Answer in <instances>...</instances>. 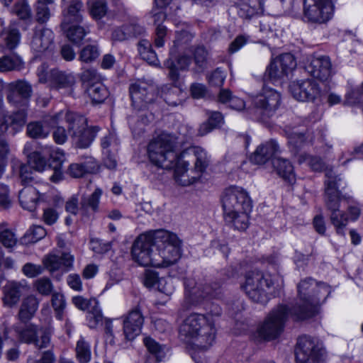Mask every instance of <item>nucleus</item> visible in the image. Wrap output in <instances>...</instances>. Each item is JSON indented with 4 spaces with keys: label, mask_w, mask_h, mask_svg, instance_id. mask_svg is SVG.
I'll list each match as a JSON object with an SVG mask.
<instances>
[{
    "label": "nucleus",
    "mask_w": 363,
    "mask_h": 363,
    "mask_svg": "<svg viewBox=\"0 0 363 363\" xmlns=\"http://www.w3.org/2000/svg\"><path fill=\"white\" fill-rule=\"evenodd\" d=\"M217 328L210 313H191L179 329L180 340L195 351L205 352L215 342Z\"/></svg>",
    "instance_id": "1"
},
{
    "label": "nucleus",
    "mask_w": 363,
    "mask_h": 363,
    "mask_svg": "<svg viewBox=\"0 0 363 363\" xmlns=\"http://www.w3.org/2000/svg\"><path fill=\"white\" fill-rule=\"evenodd\" d=\"M330 294V286L324 282L317 281L311 277L301 279L297 284L296 302L289 309L291 317L294 320L313 317Z\"/></svg>",
    "instance_id": "2"
},
{
    "label": "nucleus",
    "mask_w": 363,
    "mask_h": 363,
    "mask_svg": "<svg viewBox=\"0 0 363 363\" xmlns=\"http://www.w3.org/2000/svg\"><path fill=\"white\" fill-rule=\"evenodd\" d=\"M177 138L172 134L162 133L148 145L147 153L152 163L162 169H177L180 154L175 151Z\"/></svg>",
    "instance_id": "3"
},
{
    "label": "nucleus",
    "mask_w": 363,
    "mask_h": 363,
    "mask_svg": "<svg viewBox=\"0 0 363 363\" xmlns=\"http://www.w3.org/2000/svg\"><path fill=\"white\" fill-rule=\"evenodd\" d=\"M155 267H167L176 264L182 255V240L177 234L160 229L155 230Z\"/></svg>",
    "instance_id": "4"
},
{
    "label": "nucleus",
    "mask_w": 363,
    "mask_h": 363,
    "mask_svg": "<svg viewBox=\"0 0 363 363\" xmlns=\"http://www.w3.org/2000/svg\"><path fill=\"white\" fill-rule=\"evenodd\" d=\"M194 166L189 169V163L184 160L185 153L180 154V159L174 170V179L179 185L186 186L196 182L208 167L210 160L207 152L201 147H194L192 150Z\"/></svg>",
    "instance_id": "5"
},
{
    "label": "nucleus",
    "mask_w": 363,
    "mask_h": 363,
    "mask_svg": "<svg viewBox=\"0 0 363 363\" xmlns=\"http://www.w3.org/2000/svg\"><path fill=\"white\" fill-rule=\"evenodd\" d=\"M68 123V130L77 147L87 148L95 139L99 130L98 126L87 127L86 118L77 113L67 112L64 114Z\"/></svg>",
    "instance_id": "6"
},
{
    "label": "nucleus",
    "mask_w": 363,
    "mask_h": 363,
    "mask_svg": "<svg viewBox=\"0 0 363 363\" xmlns=\"http://www.w3.org/2000/svg\"><path fill=\"white\" fill-rule=\"evenodd\" d=\"M48 152L50 155L49 164H48L47 159L43 153L35 151L29 156L30 166L38 172H43L44 170L51 172L50 181L57 183L63 179L62 167L65 160V153L60 149L49 150Z\"/></svg>",
    "instance_id": "7"
},
{
    "label": "nucleus",
    "mask_w": 363,
    "mask_h": 363,
    "mask_svg": "<svg viewBox=\"0 0 363 363\" xmlns=\"http://www.w3.org/2000/svg\"><path fill=\"white\" fill-rule=\"evenodd\" d=\"M272 284L269 276L255 270L247 273L245 284L241 287L252 301L264 304L269 299L268 291Z\"/></svg>",
    "instance_id": "8"
},
{
    "label": "nucleus",
    "mask_w": 363,
    "mask_h": 363,
    "mask_svg": "<svg viewBox=\"0 0 363 363\" xmlns=\"http://www.w3.org/2000/svg\"><path fill=\"white\" fill-rule=\"evenodd\" d=\"M184 297L182 306L185 310L201 305L204 301L217 296L216 289L211 286L198 284L194 278L184 279Z\"/></svg>",
    "instance_id": "9"
},
{
    "label": "nucleus",
    "mask_w": 363,
    "mask_h": 363,
    "mask_svg": "<svg viewBox=\"0 0 363 363\" xmlns=\"http://www.w3.org/2000/svg\"><path fill=\"white\" fill-rule=\"evenodd\" d=\"M325 177L327 179L325 181V205L326 209L330 212L331 223L337 224L339 221L336 214L340 210V202L345 199V196L338 190L341 177L340 175H337L333 169L325 170Z\"/></svg>",
    "instance_id": "10"
},
{
    "label": "nucleus",
    "mask_w": 363,
    "mask_h": 363,
    "mask_svg": "<svg viewBox=\"0 0 363 363\" xmlns=\"http://www.w3.org/2000/svg\"><path fill=\"white\" fill-rule=\"evenodd\" d=\"M289 316V308L286 305H279L259 327V336L267 341L276 339L282 333L284 323Z\"/></svg>",
    "instance_id": "11"
},
{
    "label": "nucleus",
    "mask_w": 363,
    "mask_h": 363,
    "mask_svg": "<svg viewBox=\"0 0 363 363\" xmlns=\"http://www.w3.org/2000/svg\"><path fill=\"white\" fill-rule=\"evenodd\" d=\"M280 101L281 96L279 92L274 89L263 86L260 93L253 99L256 118L266 121L271 118L278 108Z\"/></svg>",
    "instance_id": "12"
},
{
    "label": "nucleus",
    "mask_w": 363,
    "mask_h": 363,
    "mask_svg": "<svg viewBox=\"0 0 363 363\" xmlns=\"http://www.w3.org/2000/svg\"><path fill=\"white\" fill-rule=\"evenodd\" d=\"M155 230L139 235L135 240L131 250L133 259L140 265L155 267L154 262L155 250Z\"/></svg>",
    "instance_id": "13"
},
{
    "label": "nucleus",
    "mask_w": 363,
    "mask_h": 363,
    "mask_svg": "<svg viewBox=\"0 0 363 363\" xmlns=\"http://www.w3.org/2000/svg\"><path fill=\"white\" fill-rule=\"evenodd\" d=\"M129 93L135 110H144L157 97V88L152 81L138 79L130 84Z\"/></svg>",
    "instance_id": "14"
},
{
    "label": "nucleus",
    "mask_w": 363,
    "mask_h": 363,
    "mask_svg": "<svg viewBox=\"0 0 363 363\" xmlns=\"http://www.w3.org/2000/svg\"><path fill=\"white\" fill-rule=\"evenodd\" d=\"M322 344L308 335L298 337L296 347V363H322L323 356Z\"/></svg>",
    "instance_id": "15"
},
{
    "label": "nucleus",
    "mask_w": 363,
    "mask_h": 363,
    "mask_svg": "<svg viewBox=\"0 0 363 363\" xmlns=\"http://www.w3.org/2000/svg\"><path fill=\"white\" fill-rule=\"evenodd\" d=\"M14 331L18 340L26 344H33L38 349L47 348L50 345L51 333L38 325L28 323L25 325L17 324Z\"/></svg>",
    "instance_id": "16"
},
{
    "label": "nucleus",
    "mask_w": 363,
    "mask_h": 363,
    "mask_svg": "<svg viewBox=\"0 0 363 363\" xmlns=\"http://www.w3.org/2000/svg\"><path fill=\"white\" fill-rule=\"evenodd\" d=\"M334 12L332 0H303V18L313 23H325L330 21Z\"/></svg>",
    "instance_id": "17"
},
{
    "label": "nucleus",
    "mask_w": 363,
    "mask_h": 363,
    "mask_svg": "<svg viewBox=\"0 0 363 363\" xmlns=\"http://www.w3.org/2000/svg\"><path fill=\"white\" fill-rule=\"evenodd\" d=\"M224 215L252 210V201L246 191L240 187L226 189L222 197Z\"/></svg>",
    "instance_id": "18"
},
{
    "label": "nucleus",
    "mask_w": 363,
    "mask_h": 363,
    "mask_svg": "<svg viewBox=\"0 0 363 363\" xmlns=\"http://www.w3.org/2000/svg\"><path fill=\"white\" fill-rule=\"evenodd\" d=\"M289 91L292 96L299 101L313 102L321 97L319 84L313 79H299L291 82Z\"/></svg>",
    "instance_id": "19"
},
{
    "label": "nucleus",
    "mask_w": 363,
    "mask_h": 363,
    "mask_svg": "<svg viewBox=\"0 0 363 363\" xmlns=\"http://www.w3.org/2000/svg\"><path fill=\"white\" fill-rule=\"evenodd\" d=\"M51 84L50 88L61 91L63 94L77 97L75 91L77 81L75 74L70 72L62 71L58 69H51Z\"/></svg>",
    "instance_id": "20"
},
{
    "label": "nucleus",
    "mask_w": 363,
    "mask_h": 363,
    "mask_svg": "<svg viewBox=\"0 0 363 363\" xmlns=\"http://www.w3.org/2000/svg\"><path fill=\"white\" fill-rule=\"evenodd\" d=\"M63 116L62 112H59L55 115L45 117L43 121L29 123L26 127L28 135L33 139L47 138L51 128L57 125Z\"/></svg>",
    "instance_id": "21"
},
{
    "label": "nucleus",
    "mask_w": 363,
    "mask_h": 363,
    "mask_svg": "<svg viewBox=\"0 0 363 363\" xmlns=\"http://www.w3.org/2000/svg\"><path fill=\"white\" fill-rule=\"evenodd\" d=\"M305 70L313 78L326 81L331 77L332 64L328 56L310 57L305 65Z\"/></svg>",
    "instance_id": "22"
},
{
    "label": "nucleus",
    "mask_w": 363,
    "mask_h": 363,
    "mask_svg": "<svg viewBox=\"0 0 363 363\" xmlns=\"http://www.w3.org/2000/svg\"><path fill=\"white\" fill-rule=\"evenodd\" d=\"M123 333L128 340H134L141 333L144 317L140 308L137 306L123 317Z\"/></svg>",
    "instance_id": "23"
},
{
    "label": "nucleus",
    "mask_w": 363,
    "mask_h": 363,
    "mask_svg": "<svg viewBox=\"0 0 363 363\" xmlns=\"http://www.w3.org/2000/svg\"><path fill=\"white\" fill-rule=\"evenodd\" d=\"M27 113L24 110H19L11 114L4 113L0 119V136L7 132L15 135L20 132L26 122Z\"/></svg>",
    "instance_id": "24"
},
{
    "label": "nucleus",
    "mask_w": 363,
    "mask_h": 363,
    "mask_svg": "<svg viewBox=\"0 0 363 363\" xmlns=\"http://www.w3.org/2000/svg\"><path fill=\"white\" fill-rule=\"evenodd\" d=\"M74 257L69 252H62L60 255L50 253L43 258L45 267L51 273L57 271L67 272L73 267Z\"/></svg>",
    "instance_id": "25"
},
{
    "label": "nucleus",
    "mask_w": 363,
    "mask_h": 363,
    "mask_svg": "<svg viewBox=\"0 0 363 363\" xmlns=\"http://www.w3.org/2000/svg\"><path fill=\"white\" fill-rule=\"evenodd\" d=\"M33 35L30 41L31 50L36 53L48 50L52 45L55 35L50 28L36 26L33 28Z\"/></svg>",
    "instance_id": "26"
},
{
    "label": "nucleus",
    "mask_w": 363,
    "mask_h": 363,
    "mask_svg": "<svg viewBox=\"0 0 363 363\" xmlns=\"http://www.w3.org/2000/svg\"><path fill=\"white\" fill-rule=\"evenodd\" d=\"M29 286L25 279L10 281L4 287L3 301L5 305L12 307L20 300L23 294L28 291Z\"/></svg>",
    "instance_id": "27"
},
{
    "label": "nucleus",
    "mask_w": 363,
    "mask_h": 363,
    "mask_svg": "<svg viewBox=\"0 0 363 363\" xmlns=\"http://www.w3.org/2000/svg\"><path fill=\"white\" fill-rule=\"evenodd\" d=\"M279 152L280 148L278 143L275 140L271 139L257 147L250 157V160L255 164H264L271 158H274L275 155Z\"/></svg>",
    "instance_id": "28"
},
{
    "label": "nucleus",
    "mask_w": 363,
    "mask_h": 363,
    "mask_svg": "<svg viewBox=\"0 0 363 363\" xmlns=\"http://www.w3.org/2000/svg\"><path fill=\"white\" fill-rule=\"evenodd\" d=\"M84 5L79 0H72L68 6L62 11V28L67 26L79 24L83 20Z\"/></svg>",
    "instance_id": "29"
},
{
    "label": "nucleus",
    "mask_w": 363,
    "mask_h": 363,
    "mask_svg": "<svg viewBox=\"0 0 363 363\" xmlns=\"http://www.w3.org/2000/svg\"><path fill=\"white\" fill-rule=\"evenodd\" d=\"M164 8V7H160L156 5V7L153 8L151 11L154 23L157 25L155 37V45L157 48H161L164 45V38L167 35V28L162 25L167 16L165 12L163 11Z\"/></svg>",
    "instance_id": "30"
},
{
    "label": "nucleus",
    "mask_w": 363,
    "mask_h": 363,
    "mask_svg": "<svg viewBox=\"0 0 363 363\" xmlns=\"http://www.w3.org/2000/svg\"><path fill=\"white\" fill-rule=\"evenodd\" d=\"M272 165L277 174L284 180L293 184L296 181V175L294 167L291 162L280 157H274L272 159Z\"/></svg>",
    "instance_id": "31"
},
{
    "label": "nucleus",
    "mask_w": 363,
    "mask_h": 363,
    "mask_svg": "<svg viewBox=\"0 0 363 363\" xmlns=\"http://www.w3.org/2000/svg\"><path fill=\"white\" fill-rule=\"evenodd\" d=\"M264 11L262 0H240L238 4V13L240 17L250 19Z\"/></svg>",
    "instance_id": "32"
},
{
    "label": "nucleus",
    "mask_w": 363,
    "mask_h": 363,
    "mask_svg": "<svg viewBox=\"0 0 363 363\" xmlns=\"http://www.w3.org/2000/svg\"><path fill=\"white\" fill-rule=\"evenodd\" d=\"M97 169L98 165L96 160L89 157L84 162L69 164L66 172L73 178H80L86 174L94 173Z\"/></svg>",
    "instance_id": "33"
},
{
    "label": "nucleus",
    "mask_w": 363,
    "mask_h": 363,
    "mask_svg": "<svg viewBox=\"0 0 363 363\" xmlns=\"http://www.w3.org/2000/svg\"><path fill=\"white\" fill-rule=\"evenodd\" d=\"M39 306V301L34 295L23 298L18 313V318L21 323H28L35 315Z\"/></svg>",
    "instance_id": "34"
},
{
    "label": "nucleus",
    "mask_w": 363,
    "mask_h": 363,
    "mask_svg": "<svg viewBox=\"0 0 363 363\" xmlns=\"http://www.w3.org/2000/svg\"><path fill=\"white\" fill-rule=\"evenodd\" d=\"M144 110H137L138 112L130 115L128 118V124L134 135H140L145 130V127L150 121L152 114H148Z\"/></svg>",
    "instance_id": "35"
},
{
    "label": "nucleus",
    "mask_w": 363,
    "mask_h": 363,
    "mask_svg": "<svg viewBox=\"0 0 363 363\" xmlns=\"http://www.w3.org/2000/svg\"><path fill=\"white\" fill-rule=\"evenodd\" d=\"M18 199L23 208L33 211L39 201V193L35 188L27 186L19 191Z\"/></svg>",
    "instance_id": "36"
},
{
    "label": "nucleus",
    "mask_w": 363,
    "mask_h": 363,
    "mask_svg": "<svg viewBox=\"0 0 363 363\" xmlns=\"http://www.w3.org/2000/svg\"><path fill=\"white\" fill-rule=\"evenodd\" d=\"M0 38H3L6 48L9 50H13L19 45L21 35L16 27L9 25L1 30Z\"/></svg>",
    "instance_id": "37"
},
{
    "label": "nucleus",
    "mask_w": 363,
    "mask_h": 363,
    "mask_svg": "<svg viewBox=\"0 0 363 363\" xmlns=\"http://www.w3.org/2000/svg\"><path fill=\"white\" fill-rule=\"evenodd\" d=\"M251 211H242L240 213L224 215L225 220L235 229L245 230L249 225V213Z\"/></svg>",
    "instance_id": "38"
},
{
    "label": "nucleus",
    "mask_w": 363,
    "mask_h": 363,
    "mask_svg": "<svg viewBox=\"0 0 363 363\" xmlns=\"http://www.w3.org/2000/svg\"><path fill=\"white\" fill-rule=\"evenodd\" d=\"M54 0H37L35 5V21L40 24L45 23L51 16V7Z\"/></svg>",
    "instance_id": "39"
},
{
    "label": "nucleus",
    "mask_w": 363,
    "mask_h": 363,
    "mask_svg": "<svg viewBox=\"0 0 363 363\" xmlns=\"http://www.w3.org/2000/svg\"><path fill=\"white\" fill-rule=\"evenodd\" d=\"M62 29L66 33L67 38L76 45L80 44L84 36L89 33L88 28H85L79 24L67 26Z\"/></svg>",
    "instance_id": "40"
},
{
    "label": "nucleus",
    "mask_w": 363,
    "mask_h": 363,
    "mask_svg": "<svg viewBox=\"0 0 363 363\" xmlns=\"http://www.w3.org/2000/svg\"><path fill=\"white\" fill-rule=\"evenodd\" d=\"M101 195L102 190L99 188H96L91 195L83 196L80 203L81 208L84 211L91 210L93 212H97L99 211Z\"/></svg>",
    "instance_id": "41"
},
{
    "label": "nucleus",
    "mask_w": 363,
    "mask_h": 363,
    "mask_svg": "<svg viewBox=\"0 0 363 363\" xmlns=\"http://www.w3.org/2000/svg\"><path fill=\"white\" fill-rule=\"evenodd\" d=\"M93 103L101 104L108 96V91L104 84L100 82L91 84L86 90Z\"/></svg>",
    "instance_id": "42"
},
{
    "label": "nucleus",
    "mask_w": 363,
    "mask_h": 363,
    "mask_svg": "<svg viewBox=\"0 0 363 363\" xmlns=\"http://www.w3.org/2000/svg\"><path fill=\"white\" fill-rule=\"evenodd\" d=\"M46 230L41 225H32L21 238L22 243L25 245L35 243L45 237Z\"/></svg>",
    "instance_id": "43"
},
{
    "label": "nucleus",
    "mask_w": 363,
    "mask_h": 363,
    "mask_svg": "<svg viewBox=\"0 0 363 363\" xmlns=\"http://www.w3.org/2000/svg\"><path fill=\"white\" fill-rule=\"evenodd\" d=\"M76 358L79 363H89L91 357V346L83 337H80L77 342Z\"/></svg>",
    "instance_id": "44"
},
{
    "label": "nucleus",
    "mask_w": 363,
    "mask_h": 363,
    "mask_svg": "<svg viewBox=\"0 0 363 363\" xmlns=\"http://www.w3.org/2000/svg\"><path fill=\"white\" fill-rule=\"evenodd\" d=\"M138 50L141 57L150 65H157L159 60L150 43L146 40H142L138 44Z\"/></svg>",
    "instance_id": "45"
},
{
    "label": "nucleus",
    "mask_w": 363,
    "mask_h": 363,
    "mask_svg": "<svg viewBox=\"0 0 363 363\" xmlns=\"http://www.w3.org/2000/svg\"><path fill=\"white\" fill-rule=\"evenodd\" d=\"M23 62L18 55H5L0 57V72H5L12 70L21 69Z\"/></svg>",
    "instance_id": "46"
},
{
    "label": "nucleus",
    "mask_w": 363,
    "mask_h": 363,
    "mask_svg": "<svg viewBox=\"0 0 363 363\" xmlns=\"http://www.w3.org/2000/svg\"><path fill=\"white\" fill-rule=\"evenodd\" d=\"M223 117L218 111L211 113L207 122L203 123L199 130L200 135H205L223 123Z\"/></svg>",
    "instance_id": "47"
},
{
    "label": "nucleus",
    "mask_w": 363,
    "mask_h": 363,
    "mask_svg": "<svg viewBox=\"0 0 363 363\" xmlns=\"http://www.w3.org/2000/svg\"><path fill=\"white\" fill-rule=\"evenodd\" d=\"M288 145L291 151L296 155H298V151L304 145L306 138L304 134L297 131L287 133Z\"/></svg>",
    "instance_id": "48"
},
{
    "label": "nucleus",
    "mask_w": 363,
    "mask_h": 363,
    "mask_svg": "<svg viewBox=\"0 0 363 363\" xmlns=\"http://www.w3.org/2000/svg\"><path fill=\"white\" fill-rule=\"evenodd\" d=\"M6 222L0 223V242L6 248H11L17 243V237L15 233L7 228Z\"/></svg>",
    "instance_id": "49"
},
{
    "label": "nucleus",
    "mask_w": 363,
    "mask_h": 363,
    "mask_svg": "<svg viewBox=\"0 0 363 363\" xmlns=\"http://www.w3.org/2000/svg\"><path fill=\"white\" fill-rule=\"evenodd\" d=\"M144 344L147 347L150 354L147 357L155 358L158 360H162L165 357L164 348L155 340L151 337H145Z\"/></svg>",
    "instance_id": "50"
},
{
    "label": "nucleus",
    "mask_w": 363,
    "mask_h": 363,
    "mask_svg": "<svg viewBox=\"0 0 363 363\" xmlns=\"http://www.w3.org/2000/svg\"><path fill=\"white\" fill-rule=\"evenodd\" d=\"M286 75L287 74L285 71L273 60L267 68L264 73V78L274 83Z\"/></svg>",
    "instance_id": "51"
},
{
    "label": "nucleus",
    "mask_w": 363,
    "mask_h": 363,
    "mask_svg": "<svg viewBox=\"0 0 363 363\" xmlns=\"http://www.w3.org/2000/svg\"><path fill=\"white\" fill-rule=\"evenodd\" d=\"M99 55L100 52L96 45H88L80 51L79 60L85 63H90L96 60Z\"/></svg>",
    "instance_id": "52"
},
{
    "label": "nucleus",
    "mask_w": 363,
    "mask_h": 363,
    "mask_svg": "<svg viewBox=\"0 0 363 363\" xmlns=\"http://www.w3.org/2000/svg\"><path fill=\"white\" fill-rule=\"evenodd\" d=\"M297 160L300 164L307 162L313 171L320 172L325 167V164L320 157L311 156L306 153L299 154Z\"/></svg>",
    "instance_id": "53"
},
{
    "label": "nucleus",
    "mask_w": 363,
    "mask_h": 363,
    "mask_svg": "<svg viewBox=\"0 0 363 363\" xmlns=\"http://www.w3.org/2000/svg\"><path fill=\"white\" fill-rule=\"evenodd\" d=\"M9 89L20 94L21 97L28 99L32 94L31 86L25 81L18 80L9 84Z\"/></svg>",
    "instance_id": "54"
},
{
    "label": "nucleus",
    "mask_w": 363,
    "mask_h": 363,
    "mask_svg": "<svg viewBox=\"0 0 363 363\" xmlns=\"http://www.w3.org/2000/svg\"><path fill=\"white\" fill-rule=\"evenodd\" d=\"M86 320L88 325L90 328H96L99 324L103 322V314L99 306V302H96V307H91L87 312Z\"/></svg>",
    "instance_id": "55"
},
{
    "label": "nucleus",
    "mask_w": 363,
    "mask_h": 363,
    "mask_svg": "<svg viewBox=\"0 0 363 363\" xmlns=\"http://www.w3.org/2000/svg\"><path fill=\"white\" fill-rule=\"evenodd\" d=\"M274 60L278 65H280V67L282 68L287 74L296 66L295 59L290 53H284Z\"/></svg>",
    "instance_id": "56"
},
{
    "label": "nucleus",
    "mask_w": 363,
    "mask_h": 363,
    "mask_svg": "<svg viewBox=\"0 0 363 363\" xmlns=\"http://www.w3.org/2000/svg\"><path fill=\"white\" fill-rule=\"evenodd\" d=\"M11 12L22 20H27L31 17V9L26 1L16 2L12 7Z\"/></svg>",
    "instance_id": "57"
},
{
    "label": "nucleus",
    "mask_w": 363,
    "mask_h": 363,
    "mask_svg": "<svg viewBox=\"0 0 363 363\" xmlns=\"http://www.w3.org/2000/svg\"><path fill=\"white\" fill-rule=\"evenodd\" d=\"M34 289L43 296H49L53 289V284L48 277H41L33 283Z\"/></svg>",
    "instance_id": "58"
},
{
    "label": "nucleus",
    "mask_w": 363,
    "mask_h": 363,
    "mask_svg": "<svg viewBox=\"0 0 363 363\" xmlns=\"http://www.w3.org/2000/svg\"><path fill=\"white\" fill-rule=\"evenodd\" d=\"M91 4L90 13L93 18L100 19L107 12V4L105 0H89Z\"/></svg>",
    "instance_id": "59"
},
{
    "label": "nucleus",
    "mask_w": 363,
    "mask_h": 363,
    "mask_svg": "<svg viewBox=\"0 0 363 363\" xmlns=\"http://www.w3.org/2000/svg\"><path fill=\"white\" fill-rule=\"evenodd\" d=\"M52 306L55 311L56 318L62 319L63 311L66 306V301L64 296L60 293H54L52 295Z\"/></svg>",
    "instance_id": "60"
},
{
    "label": "nucleus",
    "mask_w": 363,
    "mask_h": 363,
    "mask_svg": "<svg viewBox=\"0 0 363 363\" xmlns=\"http://www.w3.org/2000/svg\"><path fill=\"white\" fill-rule=\"evenodd\" d=\"M120 142L115 133H109L101 138V145L103 151L117 152Z\"/></svg>",
    "instance_id": "61"
},
{
    "label": "nucleus",
    "mask_w": 363,
    "mask_h": 363,
    "mask_svg": "<svg viewBox=\"0 0 363 363\" xmlns=\"http://www.w3.org/2000/svg\"><path fill=\"white\" fill-rule=\"evenodd\" d=\"M97 301L96 298L86 299L81 296H77L72 298L73 304L82 311H89L91 307H96Z\"/></svg>",
    "instance_id": "62"
},
{
    "label": "nucleus",
    "mask_w": 363,
    "mask_h": 363,
    "mask_svg": "<svg viewBox=\"0 0 363 363\" xmlns=\"http://www.w3.org/2000/svg\"><path fill=\"white\" fill-rule=\"evenodd\" d=\"M157 289L165 295L171 296L174 291L173 279L171 277H161L157 284Z\"/></svg>",
    "instance_id": "63"
},
{
    "label": "nucleus",
    "mask_w": 363,
    "mask_h": 363,
    "mask_svg": "<svg viewBox=\"0 0 363 363\" xmlns=\"http://www.w3.org/2000/svg\"><path fill=\"white\" fill-rule=\"evenodd\" d=\"M19 177L22 184L29 185L31 184L34 180L33 168L28 164L21 165Z\"/></svg>",
    "instance_id": "64"
}]
</instances>
